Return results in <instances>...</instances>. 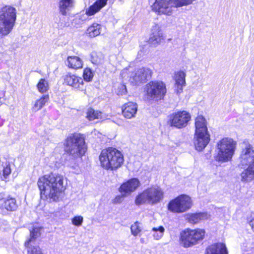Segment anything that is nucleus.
Here are the masks:
<instances>
[{
    "label": "nucleus",
    "instance_id": "f257e3e1",
    "mask_svg": "<svg viewBox=\"0 0 254 254\" xmlns=\"http://www.w3.org/2000/svg\"><path fill=\"white\" fill-rule=\"evenodd\" d=\"M63 181V176L56 173L40 178L37 184L41 191V198L49 202L58 201L65 189Z\"/></svg>",
    "mask_w": 254,
    "mask_h": 254
},
{
    "label": "nucleus",
    "instance_id": "f03ea898",
    "mask_svg": "<svg viewBox=\"0 0 254 254\" xmlns=\"http://www.w3.org/2000/svg\"><path fill=\"white\" fill-rule=\"evenodd\" d=\"M239 160V166L242 168L248 167L241 173V180L243 182L252 181L254 179V150L251 144H246L241 151Z\"/></svg>",
    "mask_w": 254,
    "mask_h": 254
},
{
    "label": "nucleus",
    "instance_id": "7ed1b4c3",
    "mask_svg": "<svg viewBox=\"0 0 254 254\" xmlns=\"http://www.w3.org/2000/svg\"><path fill=\"white\" fill-rule=\"evenodd\" d=\"M99 160L103 168L112 171L121 167L124 162L122 152L113 147L103 149L99 156Z\"/></svg>",
    "mask_w": 254,
    "mask_h": 254
},
{
    "label": "nucleus",
    "instance_id": "20e7f679",
    "mask_svg": "<svg viewBox=\"0 0 254 254\" xmlns=\"http://www.w3.org/2000/svg\"><path fill=\"white\" fill-rule=\"evenodd\" d=\"M237 143L233 139L225 137L216 145L214 158L217 162L225 163L230 161L234 154Z\"/></svg>",
    "mask_w": 254,
    "mask_h": 254
},
{
    "label": "nucleus",
    "instance_id": "39448f33",
    "mask_svg": "<svg viewBox=\"0 0 254 254\" xmlns=\"http://www.w3.org/2000/svg\"><path fill=\"white\" fill-rule=\"evenodd\" d=\"M87 150L84 138L78 133L69 135L64 145L65 151L75 159L82 156Z\"/></svg>",
    "mask_w": 254,
    "mask_h": 254
},
{
    "label": "nucleus",
    "instance_id": "423d86ee",
    "mask_svg": "<svg viewBox=\"0 0 254 254\" xmlns=\"http://www.w3.org/2000/svg\"><path fill=\"white\" fill-rule=\"evenodd\" d=\"M164 197V192L158 186H152L138 194L135 199L136 205H154L160 202Z\"/></svg>",
    "mask_w": 254,
    "mask_h": 254
},
{
    "label": "nucleus",
    "instance_id": "0eeeda50",
    "mask_svg": "<svg viewBox=\"0 0 254 254\" xmlns=\"http://www.w3.org/2000/svg\"><path fill=\"white\" fill-rule=\"evenodd\" d=\"M16 9L5 5L0 9V34L5 36L12 30L16 19Z\"/></svg>",
    "mask_w": 254,
    "mask_h": 254
},
{
    "label": "nucleus",
    "instance_id": "6e6552de",
    "mask_svg": "<svg viewBox=\"0 0 254 254\" xmlns=\"http://www.w3.org/2000/svg\"><path fill=\"white\" fill-rule=\"evenodd\" d=\"M165 84L163 82L151 81L144 88V101L148 103L163 99L166 93Z\"/></svg>",
    "mask_w": 254,
    "mask_h": 254
},
{
    "label": "nucleus",
    "instance_id": "1a4fd4ad",
    "mask_svg": "<svg viewBox=\"0 0 254 254\" xmlns=\"http://www.w3.org/2000/svg\"><path fill=\"white\" fill-rule=\"evenodd\" d=\"M205 231L204 229H187L181 233L180 243L185 248H189L197 244L204 237Z\"/></svg>",
    "mask_w": 254,
    "mask_h": 254
},
{
    "label": "nucleus",
    "instance_id": "9d476101",
    "mask_svg": "<svg viewBox=\"0 0 254 254\" xmlns=\"http://www.w3.org/2000/svg\"><path fill=\"white\" fill-rule=\"evenodd\" d=\"M192 206L191 198L182 194L171 200L168 204V209L174 213H181L190 209Z\"/></svg>",
    "mask_w": 254,
    "mask_h": 254
},
{
    "label": "nucleus",
    "instance_id": "9b49d317",
    "mask_svg": "<svg viewBox=\"0 0 254 254\" xmlns=\"http://www.w3.org/2000/svg\"><path fill=\"white\" fill-rule=\"evenodd\" d=\"M152 74V71L150 68L142 67L129 73L128 81L133 85L145 83L151 78Z\"/></svg>",
    "mask_w": 254,
    "mask_h": 254
},
{
    "label": "nucleus",
    "instance_id": "f8f14e48",
    "mask_svg": "<svg viewBox=\"0 0 254 254\" xmlns=\"http://www.w3.org/2000/svg\"><path fill=\"white\" fill-rule=\"evenodd\" d=\"M152 10L159 14L171 15L175 11L173 0H155L152 5Z\"/></svg>",
    "mask_w": 254,
    "mask_h": 254
},
{
    "label": "nucleus",
    "instance_id": "ddd939ff",
    "mask_svg": "<svg viewBox=\"0 0 254 254\" xmlns=\"http://www.w3.org/2000/svg\"><path fill=\"white\" fill-rule=\"evenodd\" d=\"M190 117V113L185 111L173 113L170 117V125L178 128H183L187 126Z\"/></svg>",
    "mask_w": 254,
    "mask_h": 254
},
{
    "label": "nucleus",
    "instance_id": "4468645a",
    "mask_svg": "<svg viewBox=\"0 0 254 254\" xmlns=\"http://www.w3.org/2000/svg\"><path fill=\"white\" fill-rule=\"evenodd\" d=\"M151 32L148 42L152 46L156 47L164 42L165 38L159 24L154 23L151 27Z\"/></svg>",
    "mask_w": 254,
    "mask_h": 254
},
{
    "label": "nucleus",
    "instance_id": "2eb2a0df",
    "mask_svg": "<svg viewBox=\"0 0 254 254\" xmlns=\"http://www.w3.org/2000/svg\"><path fill=\"white\" fill-rule=\"evenodd\" d=\"M64 83L72 88L82 91L85 89L83 79L74 74H67L64 77Z\"/></svg>",
    "mask_w": 254,
    "mask_h": 254
},
{
    "label": "nucleus",
    "instance_id": "dca6fc26",
    "mask_svg": "<svg viewBox=\"0 0 254 254\" xmlns=\"http://www.w3.org/2000/svg\"><path fill=\"white\" fill-rule=\"evenodd\" d=\"M140 185V182L137 179L132 178L120 186L119 191L123 196H126L134 191Z\"/></svg>",
    "mask_w": 254,
    "mask_h": 254
},
{
    "label": "nucleus",
    "instance_id": "f3484780",
    "mask_svg": "<svg viewBox=\"0 0 254 254\" xmlns=\"http://www.w3.org/2000/svg\"><path fill=\"white\" fill-rule=\"evenodd\" d=\"M209 141V133H194V144L197 151H202L207 145Z\"/></svg>",
    "mask_w": 254,
    "mask_h": 254
},
{
    "label": "nucleus",
    "instance_id": "a211bd4d",
    "mask_svg": "<svg viewBox=\"0 0 254 254\" xmlns=\"http://www.w3.org/2000/svg\"><path fill=\"white\" fill-rule=\"evenodd\" d=\"M18 205L15 198L8 196L0 199V213L3 209L13 211L17 209Z\"/></svg>",
    "mask_w": 254,
    "mask_h": 254
},
{
    "label": "nucleus",
    "instance_id": "6ab92c4d",
    "mask_svg": "<svg viewBox=\"0 0 254 254\" xmlns=\"http://www.w3.org/2000/svg\"><path fill=\"white\" fill-rule=\"evenodd\" d=\"M137 105L135 103L129 102L126 103L122 106L123 115L127 119L134 118L137 111Z\"/></svg>",
    "mask_w": 254,
    "mask_h": 254
},
{
    "label": "nucleus",
    "instance_id": "aec40b11",
    "mask_svg": "<svg viewBox=\"0 0 254 254\" xmlns=\"http://www.w3.org/2000/svg\"><path fill=\"white\" fill-rule=\"evenodd\" d=\"M205 254H228V253L224 244L218 243L207 247Z\"/></svg>",
    "mask_w": 254,
    "mask_h": 254
},
{
    "label": "nucleus",
    "instance_id": "412c9836",
    "mask_svg": "<svg viewBox=\"0 0 254 254\" xmlns=\"http://www.w3.org/2000/svg\"><path fill=\"white\" fill-rule=\"evenodd\" d=\"M186 73L183 71H178L175 75V90L178 95L183 91V87L186 85Z\"/></svg>",
    "mask_w": 254,
    "mask_h": 254
},
{
    "label": "nucleus",
    "instance_id": "4be33fe9",
    "mask_svg": "<svg viewBox=\"0 0 254 254\" xmlns=\"http://www.w3.org/2000/svg\"><path fill=\"white\" fill-rule=\"evenodd\" d=\"M195 133H209L207 122L202 116H198L195 119Z\"/></svg>",
    "mask_w": 254,
    "mask_h": 254
},
{
    "label": "nucleus",
    "instance_id": "5701e85b",
    "mask_svg": "<svg viewBox=\"0 0 254 254\" xmlns=\"http://www.w3.org/2000/svg\"><path fill=\"white\" fill-rule=\"evenodd\" d=\"M186 219L190 223L195 224L207 219L208 215L206 213H189L186 215Z\"/></svg>",
    "mask_w": 254,
    "mask_h": 254
},
{
    "label": "nucleus",
    "instance_id": "b1692460",
    "mask_svg": "<svg viewBox=\"0 0 254 254\" xmlns=\"http://www.w3.org/2000/svg\"><path fill=\"white\" fill-rule=\"evenodd\" d=\"M107 0H97L93 5L86 10V14L88 16L94 15L99 11L107 3Z\"/></svg>",
    "mask_w": 254,
    "mask_h": 254
},
{
    "label": "nucleus",
    "instance_id": "393cba45",
    "mask_svg": "<svg viewBox=\"0 0 254 254\" xmlns=\"http://www.w3.org/2000/svg\"><path fill=\"white\" fill-rule=\"evenodd\" d=\"M74 0H60L59 7L60 12L63 15H66L68 11L74 6Z\"/></svg>",
    "mask_w": 254,
    "mask_h": 254
},
{
    "label": "nucleus",
    "instance_id": "a878e982",
    "mask_svg": "<svg viewBox=\"0 0 254 254\" xmlns=\"http://www.w3.org/2000/svg\"><path fill=\"white\" fill-rule=\"evenodd\" d=\"M41 229V227H34L33 230L30 231V238L25 243V246L28 249L27 251L30 248L35 247V246L32 247L31 244L35 241L37 237L40 236ZM37 247L35 246V247Z\"/></svg>",
    "mask_w": 254,
    "mask_h": 254
},
{
    "label": "nucleus",
    "instance_id": "bb28decb",
    "mask_svg": "<svg viewBox=\"0 0 254 254\" xmlns=\"http://www.w3.org/2000/svg\"><path fill=\"white\" fill-rule=\"evenodd\" d=\"M66 64L70 68L78 69L82 67V61L77 56H69L67 57Z\"/></svg>",
    "mask_w": 254,
    "mask_h": 254
},
{
    "label": "nucleus",
    "instance_id": "cd10ccee",
    "mask_svg": "<svg viewBox=\"0 0 254 254\" xmlns=\"http://www.w3.org/2000/svg\"><path fill=\"white\" fill-rule=\"evenodd\" d=\"M101 31V25L96 23L90 25L86 31V34L90 37L93 38L100 35Z\"/></svg>",
    "mask_w": 254,
    "mask_h": 254
},
{
    "label": "nucleus",
    "instance_id": "c85d7f7f",
    "mask_svg": "<svg viewBox=\"0 0 254 254\" xmlns=\"http://www.w3.org/2000/svg\"><path fill=\"white\" fill-rule=\"evenodd\" d=\"M49 96L48 95H43L39 100H37L32 107L34 112H37L43 108L45 104L49 101Z\"/></svg>",
    "mask_w": 254,
    "mask_h": 254
},
{
    "label": "nucleus",
    "instance_id": "c756f323",
    "mask_svg": "<svg viewBox=\"0 0 254 254\" xmlns=\"http://www.w3.org/2000/svg\"><path fill=\"white\" fill-rule=\"evenodd\" d=\"M104 56L100 52H92L91 54V61L92 64L96 65L102 64L104 62Z\"/></svg>",
    "mask_w": 254,
    "mask_h": 254
},
{
    "label": "nucleus",
    "instance_id": "7c9ffc66",
    "mask_svg": "<svg viewBox=\"0 0 254 254\" xmlns=\"http://www.w3.org/2000/svg\"><path fill=\"white\" fill-rule=\"evenodd\" d=\"M101 115L102 113L100 112L91 108L87 111L86 117L89 121H93L96 119L101 118Z\"/></svg>",
    "mask_w": 254,
    "mask_h": 254
},
{
    "label": "nucleus",
    "instance_id": "2f4dec72",
    "mask_svg": "<svg viewBox=\"0 0 254 254\" xmlns=\"http://www.w3.org/2000/svg\"><path fill=\"white\" fill-rule=\"evenodd\" d=\"M38 91L41 93H45L49 89L48 81L45 79H41L37 84Z\"/></svg>",
    "mask_w": 254,
    "mask_h": 254
},
{
    "label": "nucleus",
    "instance_id": "473e14b6",
    "mask_svg": "<svg viewBox=\"0 0 254 254\" xmlns=\"http://www.w3.org/2000/svg\"><path fill=\"white\" fill-rule=\"evenodd\" d=\"M152 231L154 232L153 236L154 239L158 240L160 239L163 236L165 229L163 226H160L158 228H153Z\"/></svg>",
    "mask_w": 254,
    "mask_h": 254
},
{
    "label": "nucleus",
    "instance_id": "72a5a7b5",
    "mask_svg": "<svg viewBox=\"0 0 254 254\" xmlns=\"http://www.w3.org/2000/svg\"><path fill=\"white\" fill-rule=\"evenodd\" d=\"M174 2L175 8L187 6L193 3L195 0H173Z\"/></svg>",
    "mask_w": 254,
    "mask_h": 254
},
{
    "label": "nucleus",
    "instance_id": "f704fd0d",
    "mask_svg": "<svg viewBox=\"0 0 254 254\" xmlns=\"http://www.w3.org/2000/svg\"><path fill=\"white\" fill-rule=\"evenodd\" d=\"M83 76L84 80L89 82L91 81L93 77V72L91 68L87 67L84 70Z\"/></svg>",
    "mask_w": 254,
    "mask_h": 254
},
{
    "label": "nucleus",
    "instance_id": "c9c22d12",
    "mask_svg": "<svg viewBox=\"0 0 254 254\" xmlns=\"http://www.w3.org/2000/svg\"><path fill=\"white\" fill-rule=\"evenodd\" d=\"M139 224V222H136L131 226V232L134 236H136L141 231Z\"/></svg>",
    "mask_w": 254,
    "mask_h": 254
},
{
    "label": "nucleus",
    "instance_id": "e433bc0d",
    "mask_svg": "<svg viewBox=\"0 0 254 254\" xmlns=\"http://www.w3.org/2000/svg\"><path fill=\"white\" fill-rule=\"evenodd\" d=\"M83 218L81 216H77L74 217L72 219V223L75 226H80L83 223Z\"/></svg>",
    "mask_w": 254,
    "mask_h": 254
},
{
    "label": "nucleus",
    "instance_id": "4c0bfd02",
    "mask_svg": "<svg viewBox=\"0 0 254 254\" xmlns=\"http://www.w3.org/2000/svg\"><path fill=\"white\" fill-rule=\"evenodd\" d=\"M127 93L126 86L124 84H121L118 88V94L119 95H125Z\"/></svg>",
    "mask_w": 254,
    "mask_h": 254
},
{
    "label": "nucleus",
    "instance_id": "58836bf2",
    "mask_svg": "<svg viewBox=\"0 0 254 254\" xmlns=\"http://www.w3.org/2000/svg\"><path fill=\"white\" fill-rule=\"evenodd\" d=\"M11 173V169L9 165H6L3 169V175L4 178H6Z\"/></svg>",
    "mask_w": 254,
    "mask_h": 254
},
{
    "label": "nucleus",
    "instance_id": "ea45409f",
    "mask_svg": "<svg viewBox=\"0 0 254 254\" xmlns=\"http://www.w3.org/2000/svg\"><path fill=\"white\" fill-rule=\"evenodd\" d=\"M120 199H121V196H117L115 199H114V202L115 203H119L120 202Z\"/></svg>",
    "mask_w": 254,
    "mask_h": 254
},
{
    "label": "nucleus",
    "instance_id": "a19ab883",
    "mask_svg": "<svg viewBox=\"0 0 254 254\" xmlns=\"http://www.w3.org/2000/svg\"><path fill=\"white\" fill-rule=\"evenodd\" d=\"M140 241H141V242L142 243H143L144 242V240H143V239H140Z\"/></svg>",
    "mask_w": 254,
    "mask_h": 254
},
{
    "label": "nucleus",
    "instance_id": "79ce46f5",
    "mask_svg": "<svg viewBox=\"0 0 254 254\" xmlns=\"http://www.w3.org/2000/svg\"><path fill=\"white\" fill-rule=\"evenodd\" d=\"M253 2H254V0H253Z\"/></svg>",
    "mask_w": 254,
    "mask_h": 254
}]
</instances>
